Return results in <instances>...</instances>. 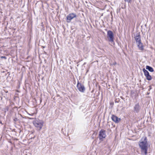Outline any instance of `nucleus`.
I'll return each instance as SVG.
<instances>
[{"label":"nucleus","mask_w":155,"mask_h":155,"mask_svg":"<svg viewBox=\"0 0 155 155\" xmlns=\"http://www.w3.org/2000/svg\"><path fill=\"white\" fill-rule=\"evenodd\" d=\"M76 17V14L73 13H70L68 15L66 18V21L67 22L69 23L74 18Z\"/></svg>","instance_id":"nucleus-5"},{"label":"nucleus","mask_w":155,"mask_h":155,"mask_svg":"<svg viewBox=\"0 0 155 155\" xmlns=\"http://www.w3.org/2000/svg\"><path fill=\"white\" fill-rule=\"evenodd\" d=\"M106 136V131L104 129H101L99 132L98 137L99 140L102 141Z\"/></svg>","instance_id":"nucleus-4"},{"label":"nucleus","mask_w":155,"mask_h":155,"mask_svg":"<svg viewBox=\"0 0 155 155\" xmlns=\"http://www.w3.org/2000/svg\"><path fill=\"white\" fill-rule=\"evenodd\" d=\"M137 45L139 50L141 51H142L143 50V45L141 42L139 43L138 42V43L137 44Z\"/></svg>","instance_id":"nucleus-11"},{"label":"nucleus","mask_w":155,"mask_h":155,"mask_svg":"<svg viewBox=\"0 0 155 155\" xmlns=\"http://www.w3.org/2000/svg\"><path fill=\"white\" fill-rule=\"evenodd\" d=\"M136 44L140 42L141 41V37L139 34H137L134 37Z\"/></svg>","instance_id":"nucleus-10"},{"label":"nucleus","mask_w":155,"mask_h":155,"mask_svg":"<svg viewBox=\"0 0 155 155\" xmlns=\"http://www.w3.org/2000/svg\"><path fill=\"white\" fill-rule=\"evenodd\" d=\"M107 35L108 41L111 42L112 44H114V34L113 32L110 30L108 31L107 32Z\"/></svg>","instance_id":"nucleus-3"},{"label":"nucleus","mask_w":155,"mask_h":155,"mask_svg":"<svg viewBox=\"0 0 155 155\" xmlns=\"http://www.w3.org/2000/svg\"><path fill=\"white\" fill-rule=\"evenodd\" d=\"M77 87L78 90L82 92H84L85 90L84 85L78 82L77 84Z\"/></svg>","instance_id":"nucleus-7"},{"label":"nucleus","mask_w":155,"mask_h":155,"mask_svg":"<svg viewBox=\"0 0 155 155\" xmlns=\"http://www.w3.org/2000/svg\"><path fill=\"white\" fill-rule=\"evenodd\" d=\"M1 58L2 59L4 58L5 59H6V58H7L5 56H1Z\"/></svg>","instance_id":"nucleus-14"},{"label":"nucleus","mask_w":155,"mask_h":155,"mask_svg":"<svg viewBox=\"0 0 155 155\" xmlns=\"http://www.w3.org/2000/svg\"><path fill=\"white\" fill-rule=\"evenodd\" d=\"M14 120L15 121H16L18 120V119L17 118H16L14 119Z\"/></svg>","instance_id":"nucleus-15"},{"label":"nucleus","mask_w":155,"mask_h":155,"mask_svg":"<svg viewBox=\"0 0 155 155\" xmlns=\"http://www.w3.org/2000/svg\"><path fill=\"white\" fill-rule=\"evenodd\" d=\"M143 71L144 72V75L146 77L147 80L150 81L152 79L151 76L150 75L148 71L144 68H143Z\"/></svg>","instance_id":"nucleus-6"},{"label":"nucleus","mask_w":155,"mask_h":155,"mask_svg":"<svg viewBox=\"0 0 155 155\" xmlns=\"http://www.w3.org/2000/svg\"><path fill=\"white\" fill-rule=\"evenodd\" d=\"M139 145L141 149V152L144 153L145 155H146L147 154L148 150V144L147 138L146 137H145L144 141L140 143Z\"/></svg>","instance_id":"nucleus-1"},{"label":"nucleus","mask_w":155,"mask_h":155,"mask_svg":"<svg viewBox=\"0 0 155 155\" xmlns=\"http://www.w3.org/2000/svg\"><path fill=\"white\" fill-rule=\"evenodd\" d=\"M125 2L130 3L131 2V0H124Z\"/></svg>","instance_id":"nucleus-13"},{"label":"nucleus","mask_w":155,"mask_h":155,"mask_svg":"<svg viewBox=\"0 0 155 155\" xmlns=\"http://www.w3.org/2000/svg\"><path fill=\"white\" fill-rule=\"evenodd\" d=\"M140 109V107L139 104L137 103L135 104L134 107V112L138 113L139 112Z\"/></svg>","instance_id":"nucleus-8"},{"label":"nucleus","mask_w":155,"mask_h":155,"mask_svg":"<svg viewBox=\"0 0 155 155\" xmlns=\"http://www.w3.org/2000/svg\"><path fill=\"white\" fill-rule=\"evenodd\" d=\"M111 118L112 120L116 123H118L120 120V119L118 118L116 116L112 115L111 117Z\"/></svg>","instance_id":"nucleus-9"},{"label":"nucleus","mask_w":155,"mask_h":155,"mask_svg":"<svg viewBox=\"0 0 155 155\" xmlns=\"http://www.w3.org/2000/svg\"><path fill=\"white\" fill-rule=\"evenodd\" d=\"M151 89V86H150L149 87V90H150V89Z\"/></svg>","instance_id":"nucleus-16"},{"label":"nucleus","mask_w":155,"mask_h":155,"mask_svg":"<svg viewBox=\"0 0 155 155\" xmlns=\"http://www.w3.org/2000/svg\"><path fill=\"white\" fill-rule=\"evenodd\" d=\"M146 69L151 72H153L154 71L153 68L152 67L148 65L146 66Z\"/></svg>","instance_id":"nucleus-12"},{"label":"nucleus","mask_w":155,"mask_h":155,"mask_svg":"<svg viewBox=\"0 0 155 155\" xmlns=\"http://www.w3.org/2000/svg\"><path fill=\"white\" fill-rule=\"evenodd\" d=\"M33 124L37 129L40 130L43 126V121L40 120H36L33 122Z\"/></svg>","instance_id":"nucleus-2"}]
</instances>
